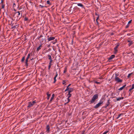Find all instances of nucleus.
<instances>
[{"instance_id": "f257e3e1", "label": "nucleus", "mask_w": 134, "mask_h": 134, "mask_svg": "<svg viewBox=\"0 0 134 134\" xmlns=\"http://www.w3.org/2000/svg\"><path fill=\"white\" fill-rule=\"evenodd\" d=\"M98 97V94L94 95L92 98L90 102L91 103H93L97 99Z\"/></svg>"}, {"instance_id": "f03ea898", "label": "nucleus", "mask_w": 134, "mask_h": 134, "mask_svg": "<svg viewBox=\"0 0 134 134\" xmlns=\"http://www.w3.org/2000/svg\"><path fill=\"white\" fill-rule=\"evenodd\" d=\"M118 75L116 74L115 76V79L117 82L120 83L122 82V80L120 79L119 78L117 77Z\"/></svg>"}, {"instance_id": "7ed1b4c3", "label": "nucleus", "mask_w": 134, "mask_h": 134, "mask_svg": "<svg viewBox=\"0 0 134 134\" xmlns=\"http://www.w3.org/2000/svg\"><path fill=\"white\" fill-rule=\"evenodd\" d=\"M15 15H18L17 18V19H19L21 17L22 15V14H21V15H20V13L18 11L17 12H16L15 13Z\"/></svg>"}, {"instance_id": "20e7f679", "label": "nucleus", "mask_w": 134, "mask_h": 134, "mask_svg": "<svg viewBox=\"0 0 134 134\" xmlns=\"http://www.w3.org/2000/svg\"><path fill=\"white\" fill-rule=\"evenodd\" d=\"M36 101L35 100L33 101L32 102H30L28 104V107H32L36 103Z\"/></svg>"}, {"instance_id": "39448f33", "label": "nucleus", "mask_w": 134, "mask_h": 134, "mask_svg": "<svg viewBox=\"0 0 134 134\" xmlns=\"http://www.w3.org/2000/svg\"><path fill=\"white\" fill-rule=\"evenodd\" d=\"M120 44L119 43H118L116 46L114 48V50L115 51V53H116L118 51V50L117 49L118 48V47L119 46Z\"/></svg>"}, {"instance_id": "423d86ee", "label": "nucleus", "mask_w": 134, "mask_h": 134, "mask_svg": "<svg viewBox=\"0 0 134 134\" xmlns=\"http://www.w3.org/2000/svg\"><path fill=\"white\" fill-rule=\"evenodd\" d=\"M55 38L54 37H50L47 39V40L49 41H50L51 40H54Z\"/></svg>"}, {"instance_id": "0eeeda50", "label": "nucleus", "mask_w": 134, "mask_h": 134, "mask_svg": "<svg viewBox=\"0 0 134 134\" xmlns=\"http://www.w3.org/2000/svg\"><path fill=\"white\" fill-rule=\"evenodd\" d=\"M58 75V74H57V72L56 73V75L55 76L54 78V81L53 82L54 83H55L56 81V78L57 77Z\"/></svg>"}, {"instance_id": "6e6552de", "label": "nucleus", "mask_w": 134, "mask_h": 134, "mask_svg": "<svg viewBox=\"0 0 134 134\" xmlns=\"http://www.w3.org/2000/svg\"><path fill=\"white\" fill-rule=\"evenodd\" d=\"M74 90V89L71 88H69V89L68 90V93H71Z\"/></svg>"}, {"instance_id": "1a4fd4ad", "label": "nucleus", "mask_w": 134, "mask_h": 134, "mask_svg": "<svg viewBox=\"0 0 134 134\" xmlns=\"http://www.w3.org/2000/svg\"><path fill=\"white\" fill-rule=\"evenodd\" d=\"M101 105V104H100V103H97V104H96V106H95L94 108H96V109L97 108H98L99 106H100Z\"/></svg>"}, {"instance_id": "9d476101", "label": "nucleus", "mask_w": 134, "mask_h": 134, "mask_svg": "<svg viewBox=\"0 0 134 134\" xmlns=\"http://www.w3.org/2000/svg\"><path fill=\"white\" fill-rule=\"evenodd\" d=\"M127 42H129V46H130L133 44V42L131 40H128Z\"/></svg>"}, {"instance_id": "9b49d317", "label": "nucleus", "mask_w": 134, "mask_h": 134, "mask_svg": "<svg viewBox=\"0 0 134 134\" xmlns=\"http://www.w3.org/2000/svg\"><path fill=\"white\" fill-rule=\"evenodd\" d=\"M46 129L47 131L49 132V131L50 127L48 125L47 126Z\"/></svg>"}, {"instance_id": "f8f14e48", "label": "nucleus", "mask_w": 134, "mask_h": 134, "mask_svg": "<svg viewBox=\"0 0 134 134\" xmlns=\"http://www.w3.org/2000/svg\"><path fill=\"white\" fill-rule=\"evenodd\" d=\"M115 57V56L114 55H112L110 56V57L109 58V59L111 60L113 58Z\"/></svg>"}, {"instance_id": "ddd939ff", "label": "nucleus", "mask_w": 134, "mask_h": 134, "mask_svg": "<svg viewBox=\"0 0 134 134\" xmlns=\"http://www.w3.org/2000/svg\"><path fill=\"white\" fill-rule=\"evenodd\" d=\"M47 99H49L51 96V94L49 93V92H48L47 93Z\"/></svg>"}, {"instance_id": "4468645a", "label": "nucleus", "mask_w": 134, "mask_h": 134, "mask_svg": "<svg viewBox=\"0 0 134 134\" xmlns=\"http://www.w3.org/2000/svg\"><path fill=\"white\" fill-rule=\"evenodd\" d=\"M126 86V85H123L122 87H120L119 89V90L121 91Z\"/></svg>"}, {"instance_id": "2eb2a0df", "label": "nucleus", "mask_w": 134, "mask_h": 134, "mask_svg": "<svg viewBox=\"0 0 134 134\" xmlns=\"http://www.w3.org/2000/svg\"><path fill=\"white\" fill-rule=\"evenodd\" d=\"M54 94H53L52 95V97L51 98V99H50V102H51L52 100L53 99V98H54Z\"/></svg>"}, {"instance_id": "dca6fc26", "label": "nucleus", "mask_w": 134, "mask_h": 134, "mask_svg": "<svg viewBox=\"0 0 134 134\" xmlns=\"http://www.w3.org/2000/svg\"><path fill=\"white\" fill-rule=\"evenodd\" d=\"M124 99V97H119L116 98L117 101H119L121 99Z\"/></svg>"}, {"instance_id": "f3484780", "label": "nucleus", "mask_w": 134, "mask_h": 134, "mask_svg": "<svg viewBox=\"0 0 134 134\" xmlns=\"http://www.w3.org/2000/svg\"><path fill=\"white\" fill-rule=\"evenodd\" d=\"M103 99H101L99 101V102L100 104H102L103 103Z\"/></svg>"}, {"instance_id": "a211bd4d", "label": "nucleus", "mask_w": 134, "mask_h": 134, "mask_svg": "<svg viewBox=\"0 0 134 134\" xmlns=\"http://www.w3.org/2000/svg\"><path fill=\"white\" fill-rule=\"evenodd\" d=\"M71 84H69L66 87V89L65 90V92L68 91V90L69 89V86H70Z\"/></svg>"}, {"instance_id": "6ab92c4d", "label": "nucleus", "mask_w": 134, "mask_h": 134, "mask_svg": "<svg viewBox=\"0 0 134 134\" xmlns=\"http://www.w3.org/2000/svg\"><path fill=\"white\" fill-rule=\"evenodd\" d=\"M77 5L78 6L82 7V8H83V7H84L83 5L81 3H78L77 4Z\"/></svg>"}, {"instance_id": "aec40b11", "label": "nucleus", "mask_w": 134, "mask_h": 134, "mask_svg": "<svg viewBox=\"0 0 134 134\" xmlns=\"http://www.w3.org/2000/svg\"><path fill=\"white\" fill-rule=\"evenodd\" d=\"M42 47L41 45H40L39 47H38L37 49V51H38L40 49H41V47Z\"/></svg>"}, {"instance_id": "412c9836", "label": "nucleus", "mask_w": 134, "mask_h": 134, "mask_svg": "<svg viewBox=\"0 0 134 134\" xmlns=\"http://www.w3.org/2000/svg\"><path fill=\"white\" fill-rule=\"evenodd\" d=\"M44 38H42L41 39L40 41V43H42L43 42V41H44Z\"/></svg>"}, {"instance_id": "4be33fe9", "label": "nucleus", "mask_w": 134, "mask_h": 134, "mask_svg": "<svg viewBox=\"0 0 134 134\" xmlns=\"http://www.w3.org/2000/svg\"><path fill=\"white\" fill-rule=\"evenodd\" d=\"M47 56L48 57V59L50 60H52L51 56L49 55H48Z\"/></svg>"}, {"instance_id": "5701e85b", "label": "nucleus", "mask_w": 134, "mask_h": 134, "mask_svg": "<svg viewBox=\"0 0 134 134\" xmlns=\"http://www.w3.org/2000/svg\"><path fill=\"white\" fill-rule=\"evenodd\" d=\"M68 97L69 98H70L71 97V94H70V93H68Z\"/></svg>"}, {"instance_id": "b1692460", "label": "nucleus", "mask_w": 134, "mask_h": 134, "mask_svg": "<svg viewBox=\"0 0 134 134\" xmlns=\"http://www.w3.org/2000/svg\"><path fill=\"white\" fill-rule=\"evenodd\" d=\"M30 56V53H29L28 54L27 57L26 58L29 59Z\"/></svg>"}, {"instance_id": "393cba45", "label": "nucleus", "mask_w": 134, "mask_h": 134, "mask_svg": "<svg viewBox=\"0 0 134 134\" xmlns=\"http://www.w3.org/2000/svg\"><path fill=\"white\" fill-rule=\"evenodd\" d=\"M99 15H98L97 17V19H96V22L97 23H98V22L97 20L99 19Z\"/></svg>"}, {"instance_id": "a878e982", "label": "nucleus", "mask_w": 134, "mask_h": 134, "mask_svg": "<svg viewBox=\"0 0 134 134\" xmlns=\"http://www.w3.org/2000/svg\"><path fill=\"white\" fill-rule=\"evenodd\" d=\"M123 115V114H119L118 115V116L117 117V119H118L120 117V116L121 115Z\"/></svg>"}, {"instance_id": "bb28decb", "label": "nucleus", "mask_w": 134, "mask_h": 134, "mask_svg": "<svg viewBox=\"0 0 134 134\" xmlns=\"http://www.w3.org/2000/svg\"><path fill=\"white\" fill-rule=\"evenodd\" d=\"M25 57H23L22 59H21V61L22 62H24L25 60Z\"/></svg>"}, {"instance_id": "cd10ccee", "label": "nucleus", "mask_w": 134, "mask_h": 134, "mask_svg": "<svg viewBox=\"0 0 134 134\" xmlns=\"http://www.w3.org/2000/svg\"><path fill=\"white\" fill-rule=\"evenodd\" d=\"M1 5H2V8H1V9H4V8L5 5L4 4H1Z\"/></svg>"}, {"instance_id": "c85d7f7f", "label": "nucleus", "mask_w": 134, "mask_h": 134, "mask_svg": "<svg viewBox=\"0 0 134 134\" xmlns=\"http://www.w3.org/2000/svg\"><path fill=\"white\" fill-rule=\"evenodd\" d=\"M52 61H52V59L50 60V62H49V65H52Z\"/></svg>"}, {"instance_id": "c756f323", "label": "nucleus", "mask_w": 134, "mask_h": 134, "mask_svg": "<svg viewBox=\"0 0 134 134\" xmlns=\"http://www.w3.org/2000/svg\"><path fill=\"white\" fill-rule=\"evenodd\" d=\"M67 100H68V102L66 103H65V104L66 103H68L69 102H70V99L68 97Z\"/></svg>"}, {"instance_id": "7c9ffc66", "label": "nucleus", "mask_w": 134, "mask_h": 134, "mask_svg": "<svg viewBox=\"0 0 134 134\" xmlns=\"http://www.w3.org/2000/svg\"><path fill=\"white\" fill-rule=\"evenodd\" d=\"M132 73L129 74H128V75L127 76V77L128 78H129V77L132 74Z\"/></svg>"}, {"instance_id": "2f4dec72", "label": "nucleus", "mask_w": 134, "mask_h": 134, "mask_svg": "<svg viewBox=\"0 0 134 134\" xmlns=\"http://www.w3.org/2000/svg\"><path fill=\"white\" fill-rule=\"evenodd\" d=\"M134 88V84H133L132 85V87L131 88V90H132Z\"/></svg>"}, {"instance_id": "473e14b6", "label": "nucleus", "mask_w": 134, "mask_h": 134, "mask_svg": "<svg viewBox=\"0 0 134 134\" xmlns=\"http://www.w3.org/2000/svg\"><path fill=\"white\" fill-rule=\"evenodd\" d=\"M47 3L48 4H50V1H47Z\"/></svg>"}, {"instance_id": "72a5a7b5", "label": "nucleus", "mask_w": 134, "mask_h": 134, "mask_svg": "<svg viewBox=\"0 0 134 134\" xmlns=\"http://www.w3.org/2000/svg\"><path fill=\"white\" fill-rule=\"evenodd\" d=\"M63 83V84L64 85L65 83H66V81L65 80H63V82H62Z\"/></svg>"}, {"instance_id": "f704fd0d", "label": "nucleus", "mask_w": 134, "mask_h": 134, "mask_svg": "<svg viewBox=\"0 0 134 134\" xmlns=\"http://www.w3.org/2000/svg\"><path fill=\"white\" fill-rule=\"evenodd\" d=\"M28 20V18L27 17H25L24 18V21H26Z\"/></svg>"}, {"instance_id": "c9c22d12", "label": "nucleus", "mask_w": 134, "mask_h": 134, "mask_svg": "<svg viewBox=\"0 0 134 134\" xmlns=\"http://www.w3.org/2000/svg\"><path fill=\"white\" fill-rule=\"evenodd\" d=\"M43 36L42 35H41L38 38V40H39L40 39V38L41 37H43Z\"/></svg>"}, {"instance_id": "e433bc0d", "label": "nucleus", "mask_w": 134, "mask_h": 134, "mask_svg": "<svg viewBox=\"0 0 134 134\" xmlns=\"http://www.w3.org/2000/svg\"><path fill=\"white\" fill-rule=\"evenodd\" d=\"M94 82L95 83L97 84H99L100 83L99 82H98L96 81H95Z\"/></svg>"}, {"instance_id": "4c0bfd02", "label": "nucleus", "mask_w": 134, "mask_h": 134, "mask_svg": "<svg viewBox=\"0 0 134 134\" xmlns=\"http://www.w3.org/2000/svg\"><path fill=\"white\" fill-rule=\"evenodd\" d=\"M131 22H132V20H131L129 21V22H128V24L129 25V24H130L131 23Z\"/></svg>"}, {"instance_id": "58836bf2", "label": "nucleus", "mask_w": 134, "mask_h": 134, "mask_svg": "<svg viewBox=\"0 0 134 134\" xmlns=\"http://www.w3.org/2000/svg\"><path fill=\"white\" fill-rule=\"evenodd\" d=\"M66 71V68H65L64 71V73H65Z\"/></svg>"}, {"instance_id": "ea45409f", "label": "nucleus", "mask_w": 134, "mask_h": 134, "mask_svg": "<svg viewBox=\"0 0 134 134\" xmlns=\"http://www.w3.org/2000/svg\"><path fill=\"white\" fill-rule=\"evenodd\" d=\"M108 132V131H106L105 132H104L103 133H104V134H107Z\"/></svg>"}, {"instance_id": "a19ab883", "label": "nucleus", "mask_w": 134, "mask_h": 134, "mask_svg": "<svg viewBox=\"0 0 134 134\" xmlns=\"http://www.w3.org/2000/svg\"><path fill=\"white\" fill-rule=\"evenodd\" d=\"M52 65H49V66H48V69L49 70L50 69V68H51V66Z\"/></svg>"}, {"instance_id": "79ce46f5", "label": "nucleus", "mask_w": 134, "mask_h": 134, "mask_svg": "<svg viewBox=\"0 0 134 134\" xmlns=\"http://www.w3.org/2000/svg\"><path fill=\"white\" fill-rule=\"evenodd\" d=\"M1 4H3V0H1Z\"/></svg>"}, {"instance_id": "37998d69", "label": "nucleus", "mask_w": 134, "mask_h": 134, "mask_svg": "<svg viewBox=\"0 0 134 134\" xmlns=\"http://www.w3.org/2000/svg\"><path fill=\"white\" fill-rule=\"evenodd\" d=\"M15 28H16V26H13V27H12V29H15Z\"/></svg>"}, {"instance_id": "c03bdc74", "label": "nucleus", "mask_w": 134, "mask_h": 134, "mask_svg": "<svg viewBox=\"0 0 134 134\" xmlns=\"http://www.w3.org/2000/svg\"><path fill=\"white\" fill-rule=\"evenodd\" d=\"M28 59H27V58L26 59V62H28Z\"/></svg>"}, {"instance_id": "a18cd8bd", "label": "nucleus", "mask_w": 134, "mask_h": 134, "mask_svg": "<svg viewBox=\"0 0 134 134\" xmlns=\"http://www.w3.org/2000/svg\"><path fill=\"white\" fill-rule=\"evenodd\" d=\"M129 25L128 24H127V25H126V28H128L129 27Z\"/></svg>"}, {"instance_id": "49530a36", "label": "nucleus", "mask_w": 134, "mask_h": 134, "mask_svg": "<svg viewBox=\"0 0 134 134\" xmlns=\"http://www.w3.org/2000/svg\"><path fill=\"white\" fill-rule=\"evenodd\" d=\"M25 63H26V66H28V64H27V62H25Z\"/></svg>"}, {"instance_id": "de8ad7c7", "label": "nucleus", "mask_w": 134, "mask_h": 134, "mask_svg": "<svg viewBox=\"0 0 134 134\" xmlns=\"http://www.w3.org/2000/svg\"><path fill=\"white\" fill-rule=\"evenodd\" d=\"M15 4L14 3L13 4V7H14L15 6Z\"/></svg>"}, {"instance_id": "09e8293b", "label": "nucleus", "mask_w": 134, "mask_h": 134, "mask_svg": "<svg viewBox=\"0 0 134 134\" xmlns=\"http://www.w3.org/2000/svg\"><path fill=\"white\" fill-rule=\"evenodd\" d=\"M40 7H42H42H44V6H42V5H40Z\"/></svg>"}, {"instance_id": "8fccbe9b", "label": "nucleus", "mask_w": 134, "mask_h": 134, "mask_svg": "<svg viewBox=\"0 0 134 134\" xmlns=\"http://www.w3.org/2000/svg\"><path fill=\"white\" fill-rule=\"evenodd\" d=\"M81 134H84V132H82Z\"/></svg>"}, {"instance_id": "3c124183", "label": "nucleus", "mask_w": 134, "mask_h": 134, "mask_svg": "<svg viewBox=\"0 0 134 134\" xmlns=\"http://www.w3.org/2000/svg\"><path fill=\"white\" fill-rule=\"evenodd\" d=\"M132 90H131V88L129 90V91H130Z\"/></svg>"}, {"instance_id": "603ef678", "label": "nucleus", "mask_w": 134, "mask_h": 134, "mask_svg": "<svg viewBox=\"0 0 134 134\" xmlns=\"http://www.w3.org/2000/svg\"><path fill=\"white\" fill-rule=\"evenodd\" d=\"M108 105H109V104H107V105L108 106Z\"/></svg>"}, {"instance_id": "864d4df0", "label": "nucleus", "mask_w": 134, "mask_h": 134, "mask_svg": "<svg viewBox=\"0 0 134 134\" xmlns=\"http://www.w3.org/2000/svg\"><path fill=\"white\" fill-rule=\"evenodd\" d=\"M32 59H31V60H32Z\"/></svg>"}]
</instances>
